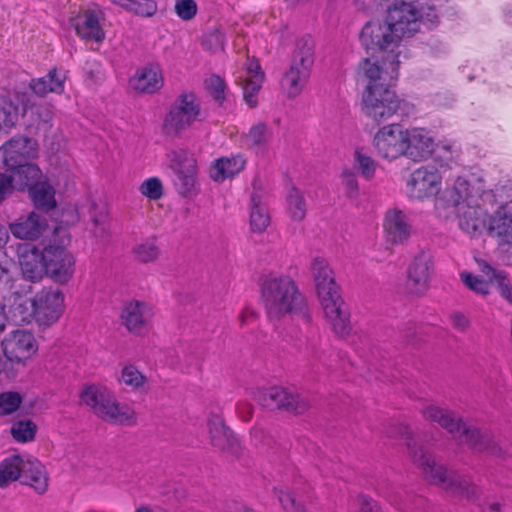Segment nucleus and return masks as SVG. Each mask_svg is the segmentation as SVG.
I'll use <instances>...</instances> for the list:
<instances>
[{
	"instance_id": "f257e3e1",
	"label": "nucleus",
	"mask_w": 512,
	"mask_h": 512,
	"mask_svg": "<svg viewBox=\"0 0 512 512\" xmlns=\"http://www.w3.org/2000/svg\"><path fill=\"white\" fill-rule=\"evenodd\" d=\"M260 289L270 319L279 320L294 314L304 323L311 322L307 300L291 277L282 274L264 275L260 280Z\"/></svg>"
},
{
	"instance_id": "f03ea898",
	"label": "nucleus",
	"mask_w": 512,
	"mask_h": 512,
	"mask_svg": "<svg viewBox=\"0 0 512 512\" xmlns=\"http://www.w3.org/2000/svg\"><path fill=\"white\" fill-rule=\"evenodd\" d=\"M421 415L429 422L437 423L460 443L466 444L473 451L486 452L494 457H502L503 449L494 442L487 432H480L476 427L468 425L455 411L434 404L425 405Z\"/></svg>"
},
{
	"instance_id": "7ed1b4c3",
	"label": "nucleus",
	"mask_w": 512,
	"mask_h": 512,
	"mask_svg": "<svg viewBox=\"0 0 512 512\" xmlns=\"http://www.w3.org/2000/svg\"><path fill=\"white\" fill-rule=\"evenodd\" d=\"M311 270L318 297L332 330L340 337L347 336L351 331L350 313L339 294L332 269L325 259L316 257L312 261Z\"/></svg>"
},
{
	"instance_id": "20e7f679",
	"label": "nucleus",
	"mask_w": 512,
	"mask_h": 512,
	"mask_svg": "<svg viewBox=\"0 0 512 512\" xmlns=\"http://www.w3.org/2000/svg\"><path fill=\"white\" fill-rule=\"evenodd\" d=\"M403 429L407 435V448L411 459L432 483L455 497L467 500L478 498L480 489L469 478L448 471L443 465L437 464L432 455L424 451L423 447L409 436L408 429Z\"/></svg>"
},
{
	"instance_id": "39448f33",
	"label": "nucleus",
	"mask_w": 512,
	"mask_h": 512,
	"mask_svg": "<svg viewBox=\"0 0 512 512\" xmlns=\"http://www.w3.org/2000/svg\"><path fill=\"white\" fill-rule=\"evenodd\" d=\"M18 479L23 484L33 487L39 494L47 490L48 479L44 467L33 457L12 455L1 462L0 487H6Z\"/></svg>"
},
{
	"instance_id": "423d86ee",
	"label": "nucleus",
	"mask_w": 512,
	"mask_h": 512,
	"mask_svg": "<svg viewBox=\"0 0 512 512\" xmlns=\"http://www.w3.org/2000/svg\"><path fill=\"white\" fill-rule=\"evenodd\" d=\"M314 46L311 37H303L296 43L289 69L281 80V86L289 98L297 97L310 77L314 64Z\"/></svg>"
},
{
	"instance_id": "0eeeda50",
	"label": "nucleus",
	"mask_w": 512,
	"mask_h": 512,
	"mask_svg": "<svg viewBox=\"0 0 512 512\" xmlns=\"http://www.w3.org/2000/svg\"><path fill=\"white\" fill-rule=\"evenodd\" d=\"M407 103L390 87L366 86L362 96V112L377 125L387 122L394 115L407 112Z\"/></svg>"
},
{
	"instance_id": "6e6552de",
	"label": "nucleus",
	"mask_w": 512,
	"mask_h": 512,
	"mask_svg": "<svg viewBox=\"0 0 512 512\" xmlns=\"http://www.w3.org/2000/svg\"><path fill=\"white\" fill-rule=\"evenodd\" d=\"M199 100L193 93H182L171 107L164 121V131L168 135H177L200 119Z\"/></svg>"
},
{
	"instance_id": "1a4fd4ad",
	"label": "nucleus",
	"mask_w": 512,
	"mask_h": 512,
	"mask_svg": "<svg viewBox=\"0 0 512 512\" xmlns=\"http://www.w3.org/2000/svg\"><path fill=\"white\" fill-rule=\"evenodd\" d=\"M360 42L372 58H375L378 53L390 57L393 54H398L399 57L401 54L400 45L397 44L396 38L392 36L385 22L366 23L360 33Z\"/></svg>"
},
{
	"instance_id": "9d476101",
	"label": "nucleus",
	"mask_w": 512,
	"mask_h": 512,
	"mask_svg": "<svg viewBox=\"0 0 512 512\" xmlns=\"http://www.w3.org/2000/svg\"><path fill=\"white\" fill-rule=\"evenodd\" d=\"M420 18V12L413 3L395 2L394 6L387 10L385 23L400 45L402 38L410 37L419 30Z\"/></svg>"
},
{
	"instance_id": "9b49d317",
	"label": "nucleus",
	"mask_w": 512,
	"mask_h": 512,
	"mask_svg": "<svg viewBox=\"0 0 512 512\" xmlns=\"http://www.w3.org/2000/svg\"><path fill=\"white\" fill-rule=\"evenodd\" d=\"M170 168L175 174L174 186L183 197L196 192L197 165L193 154L184 149L172 150L169 155Z\"/></svg>"
},
{
	"instance_id": "f8f14e48",
	"label": "nucleus",
	"mask_w": 512,
	"mask_h": 512,
	"mask_svg": "<svg viewBox=\"0 0 512 512\" xmlns=\"http://www.w3.org/2000/svg\"><path fill=\"white\" fill-rule=\"evenodd\" d=\"M256 401L267 410H285L294 414H303L310 408V403L305 397L283 387L259 390Z\"/></svg>"
},
{
	"instance_id": "ddd939ff",
	"label": "nucleus",
	"mask_w": 512,
	"mask_h": 512,
	"mask_svg": "<svg viewBox=\"0 0 512 512\" xmlns=\"http://www.w3.org/2000/svg\"><path fill=\"white\" fill-rule=\"evenodd\" d=\"M61 245L50 243L43 248L46 272L60 283H66L74 273V257L66 250L70 242L67 235L61 239Z\"/></svg>"
},
{
	"instance_id": "4468645a",
	"label": "nucleus",
	"mask_w": 512,
	"mask_h": 512,
	"mask_svg": "<svg viewBox=\"0 0 512 512\" xmlns=\"http://www.w3.org/2000/svg\"><path fill=\"white\" fill-rule=\"evenodd\" d=\"M434 273V256L429 248L419 249L407 267V287L411 293L424 294Z\"/></svg>"
},
{
	"instance_id": "2eb2a0df",
	"label": "nucleus",
	"mask_w": 512,
	"mask_h": 512,
	"mask_svg": "<svg viewBox=\"0 0 512 512\" xmlns=\"http://www.w3.org/2000/svg\"><path fill=\"white\" fill-rule=\"evenodd\" d=\"M398 54L382 56V65L378 61H372L370 57L364 58L359 63V72L368 80L367 86L375 85L384 89L390 87V82L398 78Z\"/></svg>"
},
{
	"instance_id": "dca6fc26",
	"label": "nucleus",
	"mask_w": 512,
	"mask_h": 512,
	"mask_svg": "<svg viewBox=\"0 0 512 512\" xmlns=\"http://www.w3.org/2000/svg\"><path fill=\"white\" fill-rule=\"evenodd\" d=\"M441 185V176L434 166H422L413 171L406 183L409 198L423 200L435 196Z\"/></svg>"
},
{
	"instance_id": "f3484780",
	"label": "nucleus",
	"mask_w": 512,
	"mask_h": 512,
	"mask_svg": "<svg viewBox=\"0 0 512 512\" xmlns=\"http://www.w3.org/2000/svg\"><path fill=\"white\" fill-rule=\"evenodd\" d=\"M373 146L380 157L390 161L405 156L404 129L396 123L383 126L375 133Z\"/></svg>"
},
{
	"instance_id": "a211bd4d",
	"label": "nucleus",
	"mask_w": 512,
	"mask_h": 512,
	"mask_svg": "<svg viewBox=\"0 0 512 512\" xmlns=\"http://www.w3.org/2000/svg\"><path fill=\"white\" fill-rule=\"evenodd\" d=\"M34 319L40 326L55 323L63 312L64 296L58 289H43L33 298Z\"/></svg>"
},
{
	"instance_id": "6ab92c4d",
	"label": "nucleus",
	"mask_w": 512,
	"mask_h": 512,
	"mask_svg": "<svg viewBox=\"0 0 512 512\" xmlns=\"http://www.w3.org/2000/svg\"><path fill=\"white\" fill-rule=\"evenodd\" d=\"M443 197L448 206L458 208L466 204H478V201L491 206L496 202L492 191L480 192L479 189L471 187L469 182L462 177H458L451 187L446 188Z\"/></svg>"
},
{
	"instance_id": "aec40b11",
	"label": "nucleus",
	"mask_w": 512,
	"mask_h": 512,
	"mask_svg": "<svg viewBox=\"0 0 512 512\" xmlns=\"http://www.w3.org/2000/svg\"><path fill=\"white\" fill-rule=\"evenodd\" d=\"M2 347L6 358L17 363L30 358L37 350L33 334L25 330L10 332L3 339Z\"/></svg>"
},
{
	"instance_id": "412c9836",
	"label": "nucleus",
	"mask_w": 512,
	"mask_h": 512,
	"mask_svg": "<svg viewBox=\"0 0 512 512\" xmlns=\"http://www.w3.org/2000/svg\"><path fill=\"white\" fill-rule=\"evenodd\" d=\"M38 144L36 140L15 136L2 146L3 163L6 168H14L19 164L27 163L37 155Z\"/></svg>"
},
{
	"instance_id": "4be33fe9",
	"label": "nucleus",
	"mask_w": 512,
	"mask_h": 512,
	"mask_svg": "<svg viewBox=\"0 0 512 512\" xmlns=\"http://www.w3.org/2000/svg\"><path fill=\"white\" fill-rule=\"evenodd\" d=\"M405 156L415 162L426 160L435 150L434 139L424 128L404 129Z\"/></svg>"
},
{
	"instance_id": "5701e85b",
	"label": "nucleus",
	"mask_w": 512,
	"mask_h": 512,
	"mask_svg": "<svg viewBox=\"0 0 512 512\" xmlns=\"http://www.w3.org/2000/svg\"><path fill=\"white\" fill-rule=\"evenodd\" d=\"M153 317V311L144 301L131 300L123 305L121 321L126 329L133 334H141Z\"/></svg>"
},
{
	"instance_id": "b1692460",
	"label": "nucleus",
	"mask_w": 512,
	"mask_h": 512,
	"mask_svg": "<svg viewBox=\"0 0 512 512\" xmlns=\"http://www.w3.org/2000/svg\"><path fill=\"white\" fill-rule=\"evenodd\" d=\"M208 428L213 447L228 455L237 456L239 454V442L220 416L211 415L208 419Z\"/></svg>"
},
{
	"instance_id": "393cba45",
	"label": "nucleus",
	"mask_w": 512,
	"mask_h": 512,
	"mask_svg": "<svg viewBox=\"0 0 512 512\" xmlns=\"http://www.w3.org/2000/svg\"><path fill=\"white\" fill-rule=\"evenodd\" d=\"M488 204L478 201V204L462 205L457 210L459 227L471 236L480 235L487 228Z\"/></svg>"
},
{
	"instance_id": "a878e982",
	"label": "nucleus",
	"mask_w": 512,
	"mask_h": 512,
	"mask_svg": "<svg viewBox=\"0 0 512 512\" xmlns=\"http://www.w3.org/2000/svg\"><path fill=\"white\" fill-rule=\"evenodd\" d=\"M97 417L110 424L132 426L137 422L135 412L127 405L117 402L110 392L105 401H101L93 412Z\"/></svg>"
},
{
	"instance_id": "bb28decb",
	"label": "nucleus",
	"mask_w": 512,
	"mask_h": 512,
	"mask_svg": "<svg viewBox=\"0 0 512 512\" xmlns=\"http://www.w3.org/2000/svg\"><path fill=\"white\" fill-rule=\"evenodd\" d=\"M97 417L110 424L132 426L137 422L135 412L127 405L117 402L110 392L105 401H101L93 412Z\"/></svg>"
},
{
	"instance_id": "cd10ccee",
	"label": "nucleus",
	"mask_w": 512,
	"mask_h": 512,
	"mask_svg": "<svg viewBox=\"0 0 512 512\" xmlns=\"http://www.w3.org/2000/svg\"><path fill=\"white\" fill-rule=\"evenodd\" d=\"M384 229L387 241L393 245L405 244L412 234V226L409 219L407 215L400 210L387 212Z\"/></svg>"
},
{
	"instance_id": "c85d7f7f",
	"label": "nucleus",
	"mask_w": 512,
	"mask_h": 512,
	"mask_svg": "<svg viewBox=\"0 0 512 512\" xmlns=\"http://www.w3.org/2000/svg\"><path fill=\"white\" fill-rule=\"evenodd\" d=\"M47 228V220L39 213L32 211L26 216L19 217L10 224V231L16 238L34 240L40 237Z\"/></svg>"
},
{
	"instance_id": "c756f323",
	"label": "nucleus",
	"mask_w": 512,
	"mask_h": 512,
	"mask_svg": "<svg viewBox=\"0 0 512 512\" xmlns=\"http://www.w3.org/2000/svg\"><path fill=\"white\" fill-rule=\"evenodd\" d=\"M19 264L25 279L37 282L46 274L44 252L36 247L26 248L19 256Z\"/></svg>"
},
{
	"instance_id": "7c9ffc66",
	"label": "nucleus",
	"mask_w": 512,
	"mask_h": 512,
	"mask_svg": "<svg viewBox=\"0 0 512 512\" xmlns=\"http://www.w3.org/2000/svg\"><path fill=\"white\" fill-rule=\"evenodd\" d=\"M72 25L79 37L82 39L94 40L99 43L105 39V32L100 25L97 12L92 10L84 11L76 16Z\"/></svg>"
},
{
	"instance_id": "2f4dec72",
	"label": "nucleus",
	"mask_w": 512,
	"mask_h": 512,
	"mask_svg": "<svg viewBox=\"0 0 512 512\" xmlns=\"http://www.w3.org/2000/svg\"><path fill=\"white\" fill-rule=\"evenodd\" d=\"M486 229L488 234L497 238L500 244L512 243V208H499L491 217Z\"/></svg>"
},
{
	"instance_id": "473e14b6",
	"label": "nucleus",
	"mask_w": 512,
	"mask_h": 512,
	"mask_svg": "<svg viewBox=\"0 0 512 512\" xmlns=\"http://www.w3.org/2000/svg\"><path fill=\"white\" fill-rule=\"evenodd\" d=\"M129 84L140 93L153 94L162 87L163 79L157 67H143L130 78Z\"/></svg>"
},
{
	"instance_id": "72a5a7b5",
	"label": "nucleus",
	"mask_w": 512,
	"mask_h": 512,
	"mask_svg": "<svg viewBox=\"0 0 512 512\" xmlns=\"http://www.w3.org/2000/svg\"><path fill=\"white\" fill-rule=\"evenodd\" d=\"M6 170L10 178L13 179L14 188L19 190H23L26 187L30 189L33 185L40 183L41 170L31 161L19 164V166L14 168H6Z\"/></svg>"
},
{
	"instance_id": "f704fd0d",
	"label": "nucleus",
	"mask_w": 512,
	"mask_h": 512,
	"mask_svg": "<svg viewBox=\"0 0 512 512\" xmlns=\"http://www.w3.org/2000/svg\"><path fill=\"white\" fill-rule=\"evenodd\" d=\"M246 165V159L242 154L218 159L211 169V178L222 182L226 178L233 177L241 172Z\"/></svg>"
},
{
	"instance_id": "c9c22d12",
	"label": "nucleus",
	"mask_w": 512,
	"mask_h": 512,
	"mask_svg": "<svg viewBox=\"0 0 512 512\" xmlns=\"http://www.w3.org/2000/svg\"><path fill=\"white\" fill-rule=\"evenodd\" d=\"M65 76L60 75L56 68L51 69L47 75L30 82L31 90L38 96H45L48 93H62L64 91Z\"/></svg>"
},
{
	"instance_id": "e433bc0d",
	"label": "nucleus",
	"mask_w": 512,
	"mask_h": 512,
	"mask_svg": "<svg viewBox=\"0 0 512 512\" xmlns=\"http://www.w3.org/2000/svg\"><path fill=\"white\" fill-rule=\"evenodd\" d=\"M270 224V216L263 202V193L254 191L251 195L250 225L254 232L262 233Z\"/></svg>"
},
{
	"instance_id": "4c0bfd02",
	"label": "nucleus",
	"mask_w": 512,
	"mask_h": 512,
	"mask_svg": "<svg viewBox=\"0 0 512 512\" xmlns=\"http://www.w3.org/2000/svg\"><path fill=\"white\" fill-rule=\"evenodd\" d=\"M30 197L38 211L48 213L56 208L55 190L46 182H40L29 189Z\"/></svg>"
},
{
	"instance_id": "58836bf2",
	"label": "nucleus",
	"mask_w": 512,
	"mask_h": 512,
	"mask_svg": "<svg viewBox=\"0 0 512 512\" xmlns=\"http://www.w3.org/2000/svg\"><path fill=\"white\" fill-rule=\"evenodd\" d=\"M481 271L486 275L490 283L496 286L501 296L512 304V284L506 273L496 270L487 263L481 266Z\"/></svg>"
},
{
	"instance_id": "ea45409f",
	"label": "nucleus",
	"mask_w": 512,
	"mask_h": 512,
	"mask_svg": "<svg viewBox=\"0 0 512 512\" xmlns=\"http://www.w3.org/2000/svg\"><path fill=\"white\" fill-rule=\"evenodd\" d=\"M272 138V131L264 122L253 125L245 136L247 146L250 149L264 151Z\"/></svg>"
},
{
	"instance_id": "a19ab883",
	"label": "nucleus",
	"mask_w": 512,
	"mask_h": 512,
	"mask_svg": "<svg viewBox=\"0 0 512 512\" xmlns=\"http://www.w3.org/2000/svg\"><path fill=\"white\" fill-rule=\"evenodd\" d=\"M109 394L110 391L104 387L89 385L80 393V399L94 412L101 401H105Z\"/></svg>"
},
{
	"instance_id": "79ce46f5",
	"label": "nucleus",
	"mask_w": 512,
	"mask_h": 512,
	"mask_svg": "<svg viewBox=\"0 0 512 512\" xmlns=\"http://www.w3.org/2000/svg\"><path fill=\"white\" fill-rule=\"evenodd\" d=\"M288 211L292 219L301 221L306 215V202L302 193L295 187L287 195Z\"/></svg>"
},
{
	"instance_id": "37998d69",
	"label": "nucleus",
	"mask_w": 512,
	"mask_h": 512,
	"mask_svg": "<svg viewBox=\"0 0 512 512\" xmlns=\"http://www.w3.org/2000/svg\"><path fill=\"white\" fill-rule=\"evenodd\" d=\"M124 9L136 16L149 18L157 13L158 6L154 0H128Z\"/></svg>"
},
{
	"instance_id": "c03bdc74",
	"label": "nucleus",
	"mask_w": 512,
	"mask_h": 512,
	"mask_svg": "<svg viewBox=\"0 0 512 512\" xmlns=\"http://www.w3.org/2000/svg\"><path fill=\"white\" fill-rule=\"evenodd\" d=\"M264 74L253 75L252 78H246L243 81V97L245 102L254 108L258 104L257 93L259 92Z\"/></svg>"
},
{
	"instance_id": "a18cd8bd",
	"label": "nucleus",
	"mask_w": 512,
	"mask_h": 512,
	"mask_svg": "<svg viewBox=\"0 0 512 512\" xmlns=\"http://www.w3.org/2000/svg\"><path fill=\"white\" fill-rule=\"evenodd\" d=\"M133 254L141 263L153 262L159 257V248L155 240H146L133 248Z\"/></svg>"
},
{
	"instance_id": "49530a36",
	"label": "nucleus",
	"mask_w": 512,
	"mask_h": 512,
	"mask_svg": "<svg viewBox=\"0 0 512 512\" xmlns=\"http://www.w3.org/2000/svg\"><path fill=\"white\" fill-rule=\"evenodd\" d=\"M89 220L94 226V233L103 234L106 231L108 212L107 208L101 204L93 202L89 207Z\"/></svg>"
},
{
	"instance_id": "de8ad7c7",
	"label": "nucleus",
	"mask_w": 512,
	"mask_h": 512,
	"mask_svg": "<svg viewBox=\"0 0 512 512\" xmlns=\"http://www.w3.org/2000/svg\"><path fill=\"white\" fill-rule=\"evenodd\" d=\"M36 425L31 420H22L15 422L11 427V434L18 442H28L34 439Z\"/></svg>"
},
{
	"instance_id": "09e8293b",
	"label": "nucleus",
	"mask_w": 512,
	"mask_h": 512,
	"mask_svg": "<svg viewBox=\"0 0 512 512\" xmlns=\"http://www.w3.org/2000/svg\"><path fill=\"white\" fill-rule=\"evenodd\" d=\"M13 317L21 323H30L31 319H34V304L33 299L20 298L14 302Z\"/></svg>"
},
{
	"instance_id": "8fccbe9b",
	"label": "nucleus",
	"mask_w": 512,
	"mask_h": 512,
	"mask_svg": "<svg viewBox=\"0 0 512 512\" xmlns=\"http://www.w3.org/2000/svg\"><path fill=\"white\" fill-rule=\"evenodd\" d=\"M121 381L131 389L140 390L146 383V377L133 365L123 367Z\"/></svg>"
},
{
	"instance_id": "3c124183",
	"label": "nucleus",
	"mask_w": 512,
	"mask_h": 512,
	"mask_svg": "<svg viewBox=\"0 0 512 512\" xmlns=\"http://www.w3.org/2000/svg\"><path fill=\"white\" fill-rule=\"evenodd\" d=\"M206 89L213 100L221 106L226 99L225 82L217 75H212L205 81Z\"/></svg>"
},
{
	"instance_id": "603ef678",
	"label": "nucleus",
	"mask_w": 512,
	"mask_h": 512,
	"mask_svg": "<svg viewBox=\"0 0 512 512\" xmlns=\"http://www.w3.org/2000/svg\"><path fill=\"white\" fill-rule=\"evenodd\" d=\"M17 120V111L13 104L0 98V131L8 130Z\"/></svg>"
},
{
	"instance_id": "864d4df0",
	"label": "nucleus",
	"mask_w": 512,
	"mask_h": 512,
	"mask_svg": "<svg viewBox=\"0 0 512 512\" xmlns=\"http://www.w3.org/2000/svg\"><path fill=\"white\" fill-rule=\"evenodd\" d=\"M274 492L277 495L282 507L287 512H306L304 506L301 504V502L296 500L292 492L283 488H275Z\"/></svg>"
},
{
	"instance_id": "5fc2aeb1",
	"label": "nucleus",
	"mask_w": 512,
	"mask_h": 512,
	"mask_svg": "<svg viewBox=\"0 0 512 512\" xmlns=\"http://www.w3.org/2000/svg\"><path fill=\"white\" fill-rule=\"evenodd\" d=\"M202 45L205 50L212 53L223 51L225 46V35L220 29L209 31L204 36Z\"/></svg>"
},
{
	"instance_id": "6e6d98bb",
	"label": "nucleus",
	"mask_w": 512,
	"mask_h": 512,
	"mask_svg": "<svg viewBox=\"0 0 512 512\" xmlns=\"http://www.w3.org/2000/svg\"><path fill=\"white\" fill-rule=\"evenodd\" d=\"M461 280L472 291L480 295L489 294V283L480 276L468 272L461 273Z\"/></svg>"
},
{
	"instance_id": "4d7b16f0",
	"label": "nucleus",
	"mask_w": 512,
	"mask_h": 512,
	"mask_svg": "<svg viewBox=\"0 0 512 512\" xmlns=\"http://www.w3.org/2000/svg\"><path fill=\"white\" fill-rule=\"evenodd\" d=\"M139 190L142 195L146 196L151 200H158L163 195L162 182L157 177H151L145 180L141 184Z\"/></svg>"
},
{
	"instance_id": "13d9d810",
	"label": "nucleus",
	"mask_w": 512,
	"mask_h": 512,
	"mask_svg": "<svg viewBox=\"0 0 512 512\" xmlns=\"http://www.w3.org/2000/svg\"><path fill=\"white\" fill-rule=\"evenodd\" d=\"M21 402V396L17 392H6L0 394V414H11L18 409Z\"/></svg>"
},
{
	"instance_id": "bf43d9fd",
	"label": "nucleus",
	"mask_w": 512,
	"mask_h": 512,
	"mask_svg": "<svg viewBox=\"0 0 512 512\" xmlns=\"http://www.w3.org/2000/svg\"><path fill=\"white\" fill-rule=\"evenodd\" d=\"M174 10L180 19L189 21L196 16L198 7L194 0H175Z\"/></svg>"
},
{
	"instance_id": "052dcab7",
	"label": "nucleus",
	"mask_w": 512,
	"mask_h": 512,
	"mask_svg": "<svg viewBox=\"0 0 512 512\" xmlns=\"http://www.w3.org/2000/svg\"><path fill=\"white\" fill-rule=\"evenodd\" d=\"M355 161L358 165V169L361 175L366 180H370L374 177L376 170V162L370 156L362 154L360 151H356Z\"/></svg>"
},
{
	"instance_id": "680f3d73",
	"label": "nucleus",
	"mask_w": 512,
	"mask_h": 512,
	"mask_svg": "<svg viewBox=\"0 0 512 512\" xmlns=\"http://www.w3.org/2000/svg\"><path fill=\"white\" fill-rule=\"evenodd\" d=\"M32 113L36 115L39 124L50 126V123L53 119V109L50 104H40L36 105L32 108Z\"/></svg>"
},
{
	"instance_id": "e2e57ef3",
	"label": "nucleus",
	"mask_w": 512,
	"mask_h": 512,
	"mask_svg": "<svg viewBox=\"0 0 512 512\" xmlns=\"http://www.w3.org/2000/svg\"><path fill=\"white\" fill-rule=\"evenodd\" d=\"M342 178L346 195L351 199L356 198L358 196L359 188L355 175L351 172H344L342 174Z\"/></svg>"
},
{
	"instance_id": "0e129e2a",
	"label": "nucleus",
	"mask_w": 512,
	"mask_h": 512,
	"mask_svg": "<svg viewBox=\"0 0 512 512\" xmlns=\"http://www.w3.org/2000/svg\"><path fill=\"white\" fill-rule=\"evenodd\" d=\"M450 322L452 327L459 331V332H465L468 330L470 326V320L469 318L459 311H454L449 316Z\"/></svg>"
},
{
	"instance_id": "69168bd1",
	"label": "nucleus",
	"mask_w": 512,
	"mask_h": 512,
	"mask_svg": "<svg viewBox=\"0 0 512 512\" xmlns=\"http://www.w3.org/2000/svg\"><path fill=\"white\" fill-rule=\"evenodd\" d=\"M13 265L6 253L0 252V283H6L11 278L10 268Z\"/></svg>"
},
{
	"instance_id": "338daca9",
	"label": "nucleus",
	"mask_w": 512,
	"mask_h": 512,
	"mask_svg": "<svg viewBox=\"0 0 512 512\" xmlns=\"http://www.w3.org/2000/svg\"><path fill=\"white\" fill-rule=\"evenodd\" d=\"M14 189L13 179L8 172L0 173V202Z\"/></svg>"
},
{
	"instance_id": "774afa93",
	"label": "nucleus",
	"mask_w": 512,
	"mask_h": 512,
	"mask_svg": "<svg viewBox=\"0 0 512 512\" xmlns=\"http://www.w3.org/2000/svg\"><path fill=\"white\" fill-rule=\"evenodd\" d=\"M360 511L361 512H380L378 505L367 497L360 498Z\"/></svg>"
}]
</instances>
